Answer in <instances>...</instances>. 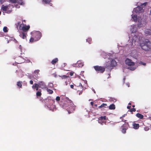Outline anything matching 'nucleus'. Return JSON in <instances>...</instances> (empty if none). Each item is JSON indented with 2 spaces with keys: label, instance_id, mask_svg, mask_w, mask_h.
Listing matches in <instances>:
<instances>
[{
  "label": "nucleus",
  "instance_id": "obj_1",
  "mask_svg": "<svg viewBox=\"0 0 151 151\" xmlns=\"http://www.w3.org/2000/svg\"><path fill=\"white\" fill-rule=\"evenodd\" d=\"M61 99L62 100V102H64V104L63 105L64 107L69 106V108L68 109V111L69 114L71 113V111H73L74 110L75 107L73 106L74 104L71 100L65 96L61 97Z\"/></svg>",
  "mask_w": 151,
  "mask_h": 151
},
{
  "label": "nucleus",
  "instance_id": "obj_2",
  "mask_svg": "<svg viewBox=\"0 0 151 151\" xmlns=\"http://www.w3.org/2000/svg\"><path fill=\"white\" fill-rule=\"evenodd\" d=\"M45 106L47 108H49L50 110L54 111L55 109V99H53L50 97H47L44 100Z\"/></svg>",
  "mask_w": 151,
  "mask_h": 151
},
{
  "label": "nucleus",
  "instance_id": "obj_3",
  "mask_svg": "<svg viewBox=\"0 0 151 151\" xmlns=\"http://www.w3.org/2000/svg\"><path fill=\"white\" fill-rule=\"evenodd\" d=\"M140 46L141 48L146 51H148L151 50V43L147 39H145L140 44Z\"/></svg>",
  "mask_w": 151,
  "mask_h": 151
},
{
  "label": "nucleus",
  "instance_id": "obj_4",
  "mask_svg": "<svg viewBox=\"0 0 151 151\" xmlns=\"http://www.w3.org/2000/svg\"><path fill=\"white\" fill-rule=\"evenodd\" d=\"M42 34L39 31H36L32 33V36L35 38V41L39 40L42 36Z\"/></svg>",
  "mask_w": 151,
  "mask_h": 151
},
{
  "label": "nucleus",
  "instance_id": "obj_5",
  "mask_svg": "<svg viewBox=\"0 0 151 151\" xmlns=\"http://www.w3.org/2000/svg\"><path fill=\"white\" fill-rule=\"evenodd\" d=\"M93 68L96 72L101 73H103L105 69V68L104 67L99 65L94 66H93Z\"/></svg>",
  "mask_w": 151,
  "mask_h": 151
},
{
  "label": "nucleus",
  "instance_id": "obj_6",
  "mask_svg": "<svg viewBox=\"0 0 151 151\" xmlns=\"http://www.w3.org/2000/svg\"><path fill=\"white\" fill-rule=\"evenodd\" d=\"M135 12L137 13H140L144 12V10L143 9L142 7L141 6H138L134 10Z\"/></svg>",
  "mask_w": 151,
  "mask_h": 151
},
{
  "label": "nucleus",
  "instance_id": "obj_7",
  "mask_svg": "<svg viewBox=\"0 0 151 151\" xmlns=\"http://www.w3.org/2000/svg\"><path fill=\"white\" fill-rule=\"evenodd\" d=\"M125 63L126 64L129 66H133L134 65V63L131 60L128 58H127L125 60Z\"/></svg>",
  "mask_w": 151,
  "mask_h": 151
},
{
  "label": "nucleus",
  "instance_id": "obj_8",
  "mask_svg": "<svg viewBox=\"0 0 151 151\" xmlns=\"http://www.w3.org/2000/svg\"><path fill=\"white\" fill-rule=\"evenodd\" d=\"M83 63L80 61H78L76 63L73 64V65L74 67H81L83 66Z\"/></svg>",
  "mask_w": 151,
  "mask_h": 151
},
{
  "label": "nucleus",
  "instance_id": "obj_9",
  "mask_svg": "<svg viewBox=\"0 0 151 151\" xmlns=\"http://www.w3.org/2000/svg\"><path fill=\"white\" fill-rule=\"evenodd\" d=\"M30 27L29 25L23 26L22 27V29L24 32H27L29 29Z\"/></svg>",
  "mask_w": 151,
  "mask_h": 151
},
{
  "label": "nucleus",
  "instance_id": "obj_10",
  "mask_svg": "<svg viewBox=\"0 0 151 151\" xmlns=\"http://www.w3.org/2000/svg\"><path fill=\"white\" fill-rule=\"evenodd\" d=\"M39 88H43L45 86V83L42 81H39L38 83Z\"/></svg>",
  "mask_w": 151,
  "mask_h": 151
},
{
  "label": "nucleus",
  "instance_id": "obj_11",
  "mask_svg": "<svg viewBox=\"0 0 151 151\" xmlns=\"http://www.w3.org/2000/svg\"><path fill=\"white\" fill-rule=\"evenodd\" d=\"M117 65V63L114 59H113L111 61L110 66L112 67H114L116 66Z\"/></svg>",
  "mask_w": 151,
  "mask_h": 151
},
{
  "label": "nucleus",
  "instance_id": "obj_12",
  "mask_svg": "<svg viewBox=\"0 0 151 151\" xmlns=\"http://www.w3.org/2000/svg\"><path fill=\"white\" fill-rule=\"evenodd\" d=\"M132 126L133 128L135 129H138L139 127V125L138 124H136L135 123H133Z\"/></svg>",
  "mask_w": 151,
  "mask_h": 151
},
{
  "label": "nucleus",
  "instance_id": "obj_13",
  "mask_svg": "<svg viewBox=\"0 0 151 151\" xmlns=\"http://www.w3.org/2000/svg\"><path fill=\"white\" fill-rule=\"evenodd\" d=\"M1 9L3 11L5 12L8 13L7 9H8V6H4V5H2L1 6Z\"/></svg>",
  "mask_w": 151,
  "mask_h": 151
},
{
  "label": "nucleus",
  "instance_id": "obj_14",
  "mask_svg": "<svg viewBox=\"0 0 151 151\" xmlns=\"http://www.w3.org/2000/svg\"><path fill=\"white\" fill-rule=\"evenodd\" d=\"M10 42L11 43H17V41L15 39V38L12 37H10Z\"/></svg>",
  "mask_w": 151,
  "mask_h": 151
},
{
  "label": "nucleus",
  "instance_id": "obj_15",
  "mask_svg": "<svg viewBox=\"0 0 151 151\" xmlns=\"http://www.w3.org/2000/svg\"><path fill=\"white\" fill-rule=\"evenodd\" d=\"M40 72V70H35L34 72V73L35 74V76L36 79L38 78V74H39V72Z\"/></svg>",
  "mask_w": 151,
  "mask_h": 151
},
{
  "label": "nucleus",
  "instance_id": "obj_16",
  "mask_svg": "<svg viewBox=\"0 0 151 151\" xmlns=\"http://www.w3.org/2000/svg\"><path fill=\"white\" fill-rule=\"evenodd\" d=\"M145 33L147 35H151V30L150 29H147L145 30Z\"/></svg>",
  "mask_w": 151,
  "mask_h": 151
},
{
  "label": "nucleus",
  "instance_id": "obj_17",
  "mask_svg": "<svg viewBox=\"0 0 151 151\" xmlns=\"http://www.w3.org/2000/svg\"><path fill=\"white\" fill-rule=\"evenodd\" d=\"M121 128L122 129V132L123 133H125L126 132V130L127 128H126L124 124H123L121 127Z\"/></svg>",
  "mask_w": 151,
  "mask_h": 151
},
{
  "label": "nucleus",
  "instance_id": "obj_18",
  "mask_svg": "<svg viewBox=\"0 0 151 151\" xmlns=\"http://www.w3.org/2000/svg\"><path fill=\"white\" fill-rule=\"evenodd\" d=\"M26 33H25L24 32H22V33L20 34V36L23 39H25L26 38Z\"/></svg>",
  "mask_w": 151,
  "mask_h": 151
},
{
  "label": "nucleus",
  "instance_id": "obj_19",
  "mask_svg": "<svg viewBox=\"0 0 151 151\" xmlns=\"http://www.w3.org/2000/svg\"><path fill=\"white\" fill-rule=\"evenodd\" d=\"M42 2L43 4H50V2H51V0H42Z\"/></svg>",
  "mask_w": 151,
  "mask_h": 151
},
{
  "label": "nucleus",
  "instance_id": "obj_20",
  "mask_svg": "<svg viewBox=\"0 0 151 151\" xmlns=\"http://www.w3.org/2000/svg\"><path fill=\"white\" fill-rule=\"evenodd\" d=\"M136 116L137 117L139 118L140 119H143V115L140 113H137L136 114Z\"/></svg>",
  "mask_w": 151,
  "mask_h": 151
},
{
  "label": "nucleus",
  "instance_id": "obj_21",
  "mask_svg": "<svg viewBox=\"0 0 151 151\" xmlns=\"http://www.w3.org/2000/svg\"><path fill=\"white\" fill-rule=\"evenodd\" d=\"M58 61V59L57 58H55L53 59L51 62L52 65H55Z\"/></svg>",
  "mask_w": 151,
  "mask_h": 151
},
{
  "label": "nucleus",
  "instance_id": "obj_22",
  "mask_svg": "<svg viewBox=\"0 0 151 151\" xmlns=\"http://www.w3.org/2000/svg\"><path fill=\"white\" fill-rule=\"evenodd\" d=\"M109 108L111 110L114 109L115 108V106L114 104H111L109 106Z\"/></svg>",
  "mask_w": 151,
  "mask_h": 151
},
{
  "label": "nucleus",
  "instance_id": "obj_23",
  "mask_svg": "<svg viewBox=\"0 0 151 151\" xmlns=\"http://www.w3.org/2000/svg\"><path fill=\"white\" fill-rule=\"evenodd\" d=\"M22 81H18L17 82V85L19 87V88H22Z\"/></svg>",
  "mask_w": 151,
  "mask_h": 151
},
{
  "label": "nucleus",
  "instance_id": "obj_24",
  "mask_svg": "<svg viewBox=\"0 0 151 151\" xmlns=\"http://www.w3.org/2000/svg\"><path fill=\"white\" fill-rule=\"evenodd\" d=\"M10 2L12 3H17L18 4H20L19 1L18 0H10Z\"/></svg>",
  "mask_w": 151,
  "mask_h": 151
},
{
  "label": "nucleus",
  "instance_id": "obj_25",
  "mask_svg": "<svg viewBox=\"0 0 151 151\" xmlns=\"http://www.w3.org/2000/svg\"><path fill=\"white\" fill-rule=\"evenodd\" d=\"M132 18L135 22H136L137 21V16L136 15H133L132 17Z\"/></svg>",
  "mask_w": 151,
  "mask_h": 151
},
{
  "label": "nucleus",
  "instance_id": "obj_26",
  "mask_svg": "<svg viewBox=\"0 0 151 151\" xmlns=\"http://www.w3.org/2000/svg\"><path fill=\"white\" fill-rule=\"evenodd\" d=\"M38 87H39L38 84L36 83H35L32 86V88L33 89H35L36 88H37Z\"/></svg>",
  "mask_w": 151,
  "mask_h": 151
},
{
  "label": "nucleus",
  "instance_id": "obj_27",
  "mask_svg": "<svg viewBox=\"0 0 151 151\" xmlns=\"http://www.w3.org/2000/svg\"><path fill=\"white\" fill-rule=\"evenodd\" d=\"M99 119L103 120H105L106 119V116H101L100 117Z\"/></svg>",
  "mask_w": 151,
  "mask_h": 151
},
{
  "label": "nucleus",
  "instance_id": "obj_28",
  "mask_svg": "<svg viewBox=\"0 0 151 151\" xmlns=\"http://www.w3.org/2000/svg\"><path fill=\"white\" fill-rule=\"evenodd\" d=\"M29 41L31 42H32L34 41L35 42V38L33 36L31 37L29 40Z\"/></svg>",
  "mask_w": 151,
  "mask_h": 151
},
{
  "label": "nucleus",
  "instance_id": "obj_29",
  "mask_svg": "<svg viewBox=\"0 0 151 151\" xmlns=\"http://www.w3.org/2000/svg\"><path fill=\"white\" fill-rule=\"evenodd\" d=\"M3 30L4 32H8V29L7 27H4L3 28Z\"/></svg>",
  "mask_w": 151,
  "mask_h": 151
},
{
  "label": "nucleus",
  "instance_id": "obj_30",
  "mask_svg": "<svg viewBox=\"0 0 151 151\" xmlns=\"http://www.w3.org/2000/svg\"><path fill=\"white\" fill-rule=\"evenodd\" d=\"M47 91L50 94H52L53 93V91L52 90L47 88Z\"/></svg>",
  "mask_w": 151,
  "mask_h": 151
},
{
  "label": "nucleus",
  "instance_id": "obj_31",
  "mask_svg": "<svg viewBox=\"0 0 151 151\" xmlns=\"http://www.w3.org/2000/svg\"><path fill=\"white\" fill-rule=\"evenodd\" d=\"M98 122H99V123L101 124V125H103L104 122L103 120H102L99 119Z\"/></svg>",
  "mask_w": 151,
  "mask_h": 151
},
{
  "label": "nucleus",
  "instance_id": "obj_32",
  "mask_svg": "<svg viewBox=\"0 0 151 151\" xmlns=\"http://www.w3.org/2000/svg\"><path fill=\"white\" fill-rule=\"evenodd\" d=\"M42 95L41 91H37L36 93V95L37 96H40Z\"/></svg>",
  "mask_w": 151,
  "mask_h": 151
},
{
  "label": "nucleus",
  "instance_id": "obj_33",
  "mask_svg": "<svg viewBox=\"0 0 151 151\" xmlns=\"http://www.w3.org/2000/svg\"><path fill=\"white\" fill-rule=\"evenodd\" d=\"M92 41V39L91 38H88L86 40V41L88 42L89 44H91Z\"/></svg>",
  "mask_w": 151,
  "mask_h": 151
},
{
  "label": "nucleus",
  "instance_id": "obj_34",
  "mask_svg": "<svg viewBox=\"0 0 151 151\" xmlns=\"http://www.w3.org/2000/svg\"><path fill=\"white\" fill-rule=\"evenodd\" d=\"M147 4V2H145L140 5L142 7V8L145 7L146 5Z\"/></svg>",
  "mask_w": 151,
  "mask_h": 151
},
{
  "label": "nucleus",
  "instance_id": "obj_35",
  "mask_svg": "<svg viewBox=\"0 0 151 151\" xmlns=\"http://www.w3.org/2000/svg\"><path fill=\"white\" fill-rule=\"evenodd\" d=\"M60 77L61 78L63 79H65L67 78L68 77V76L66 75H63L62 76H60Z\"/></svg>",
  "mask_w": 151,
  "mask_h": 151
},
{
  "label": "nucleus",
  "instance_id": "obj_36",
  "mask_svg": "<svg viewBox=\"0 0 151 151\" xmlns=\"http://www.w3.org/2000/svg\"><path fill=\"white\" fill-rule=\"evenodd\" d=\"M101 105L102 106V107H106V106H107V105L106 104L103 103L101 104Z\"/></svg>",
  "mask_w": 151,
  "mask_h": 151
},
{
  "label": "nucleus",
  "instance_id": "obj_37",
  "mask_svg": "<svg viewBox=\"0 0 151 151\" xmlns=\"http://www.w3.org/2000/svg\"><path fill=\"white\" fill-rule=\"evenodd\" d=\"M23 0H19V1L20 2V5H23L24 4V3L22 2Z\"/></svg>",
  "mask_w": 151,
  "mask_h": 151
},
{
  "label": "nucleus",
  "instance_id": "obj_38",
  "mask_svg": "<svg viewBox=\"0 0 151 151\" xmlns=\"http://www.w3.org/2000/svg\"><path fill=\"white\" fill-rule=\"evenodd\" d=\"M144 129L145 131H147L149 130L150 128L149 127H146L144 128Z\"/></svg>",
  "mask_w": 151,
  "mask_h": 151
},
{
  "label": "nucleus",
  "instance_id": "obj_39",
  "mask_svg": "<svg viewBox=\"0 0 151 151\" xmlns=\"http://www.w3.org/2000/svg\"><path fill=\"white\" fill-rule=\"evenodd\" d=\"M136 109L134 108H133L131 109L130 110V111L131 112H132L133 111H136Z\"/></svg>",
  "mask_w": 151,
  "mask_h": 151
},
{
  "label": "nucleus",
  "instance_id": "obj_40",
  "mask_svg": "<svg viewBox=\"0 0 151 151\" xmlns=\"http://www.w3.org/2000/svg\"><path fill=\"white\" fill-rule=\"evenodd\" d=\"M57 101H59V100H60V97L59 96H57L56 98V99H55Z\"/></svg>",
  "mask_w": 151,
  "mask_h": 151
},
{
  "label": "nucleus",
  "instance_id": "obj_41",
  "mask_svg": "<svg viewBox=\"0 0 151 151\" xmlns=\"http://www.w3.org/2000/svg\"><path fill=\"white\" fill-rule=\"evenodd\" d=\"M6 1H7V0H0V2L1 4H2Z\"/></svg>",
  "mask_w": 151,
  "mask_h": 151
},
{
  "label": "nucleus",
  "instance_id": "obj_42",
  "mask_svg": "<svg viewBox=\"0 0 151 151\" xmlns=\"http://www.w3.org/2000/svg\"><path fill=\"white\" fill-rule=\"evenodd\" d=\"M79 87L81 88V89H82L83 88V86L81 83H80L79 84Z\"/></svg>",
  "mask_w": 151,
  "mask_h": 151
},
{
  "label": "nucleus",
  "instance_id": "obj_43",
  "mask_svg": "<svg viewBox=\"0 0 151 151\" xmlns=\"http://www.w3.org/2000/svg\"><path fill=\"white\" fill-rule=\"evenodd\" d=\"M97 105L96 104H94V105L93 106V107L94 108H96L97 107Z\"/></svg>",
  "mask_w": 151,
  "mask_h": 151
},
{
  "label": "nucleus",
  "instance_id": "obj_44",
  "mask_svg": "<svg viewBox=\"0 0 151 151\" xmlns=\"http://www.w3.org/2000/svg\"><path fill=\"white\" fill-rule=\"evenodd\" d=\"M29 82L31 84H32L33 83V81L32 80H30L29 81Z\"/></svg>",
  "mask_w": 151,
  "mask_h": 151
},
{
  "label": "nucleus",
  "instance_id": "obj_45",
  "mask_svg": "<svg viewBox=\"0 0 151 151\" xmlns=\"http://www.w3.org/2000/svg\"><path fill=\"white\" fill-rule=\"evenodd\" d=\"M90 104H91V105L93 106L94 104L93 102H92V101L90 103Z\"/></svg>",
  "mask_w": 151,
  "mask_h": 151
},
{
  "label": "nucleus",
  "instance_id": "obj_46",
  "mask_svg": "<svg viewBox=\"0 0 151 151\" xmlns=\"http://www.w3.org/2000/svg\"><path fill=\"white\" fill-rule=\"evenodd\" d=\"M74 86L73 85H70V88H73V87Z\"/></svg>",
  "mask_w": 151,
  "mask_h": 151
},
{
  "label": "nucleus",
  "instance_id": "obj_47",
  "mask_svg": "<svg viewBox=\"0 0 151 151\" xmlns=\"http://www.w3.org/2000/svg\"><path fill=\"white\" fill-rule=\"evenodd\" d=\"M21 22H18V23H17V25H18L20 24Z\"/></svg>",
  "mask_w": 151,
  "mask_h": 151
},
{
  "label": "nucleus",
  "instance_id": "obj_48",
  "mask_svg": "<svg viewBox=\"0 0 151 151\" xmlns=\"http://www.w3.org/2000/svg\"><path fill=\"white\" fill-rule=\"evenodd\" d=\"M130 68V69L129 68L132 70H134V68H130V67L129 68Z\"/></svg>",
  "mask_w": 151,
  "mask_h": 151
},
{
  "label": "nucleus",
  "instance_id": "obj_49",
  "mask_svg": "<svg viewBox=\"0 0 151 151\" xmlns=\"http://www.w3.org/2000/svg\"><path fill=\"white\" fill-rule=\"evenodd\" d=\"M70 76H72L73 75V73L72 72H70Z\"/></svg>",
  "mask_w": 151,
  "mask_h": 151
},
{
  "label": "nucleus",
  "instance_id": "obj_50",
  "mask_svg": "<svg viewBox=\"0 0 151 151\" xmlns=\"http://www.w3.org/2000/svg\"><path fill=\"white\" fill-rule=\"evenodd\" d=\"M98 107L99 108H102V106L101 105V106H98Z\"/></svg>",
  "mask_w": 151,
  "mask_h": 151
},
{
  "label": "nucleus",
  "instance_id": "obj_51",
  "mask_svg": "<svg viewBox=\"0 0 151 151\" xmlns=\"http://www.w3.org/2000/svg\"><path fill=\"white\" fill-rule=\"evenodd\" d=\"M98 107L99 108H102V106L101 105V106H98Z\"/></svg>",
  "mask_w": 151,
  "mask_h": 151
},
{
  "label": "nucleus",
  "instance_id": "obj_52",
  "mask_svg": "<svg viewBox=\"0 0 151 151\" xmlns=\"http://www.w3.org/2000/svg\"><path fill=\"white\" fill-rule=\"evenodd\" d=\"M131 107V106H127V109H130Z\"/></svg>",
  "mask_w": 151,
  "mask_h": 151
},
{
  "label": "nucleus",
  "instance_id": "obj_53",
  "mask_svg": "<svg viewBox=\"0 0 151 151\" xmlns=\"http://www.w3.org/2000/svg\"><path fill=\"white\" fill-rule=\"evenodd\" d=\"M141 62L142 63V65H146V63H142V62Z\"/></svg>",
  "mask_w": 151,
  "mask_h": 151
},
{
  "label": "nucleus",
  "instance_id": "obj_54",
  "mask_svg": "<svg viewBox=\"0 0 151 151\" xmlns=\"http://www.w3.org/2000/svg\"><path fill=\"white\" fill-rule=\"evenodd\" d=\"M39 88V87H37V88H36L35 89H36V91H37L38 90V88Z\"/></svg>",
  "mask_w": 151,
  "mask_h": 151
},
{
  "label": "nucleus",
  "instance_id": "obj_55",
  "mask_svg": "<svg viewBox=\"0 0 151 151\" xmlns=\"http://www.w3.org/2000/svg\"><path fill=\"white\" fill-rule=\"evenodd\" d=\"M15 7L16 8H17L18 7V5H17V4H16V5H15Z\"/></svg>",
  "mask_w": 151,
  "mask_h": 151
},
{
  "label": "nucleus",
  "instance_id": "obj_56",
  "mask_svg": "<svg viewBox=\"0 0 151 151\" xmlns=\"http://www.w3.org/2000/svg\"><path fill=\"white\" fill-rule=\"evenodd\" d=\"M125 80V78H124V79H123V81H124V83Z\"/></svg>",
  "mask_w": 151,
  "mask_h": 151
},
{
  "label": "nucleus",
  "instance_id": "obj_57",
  "mask_svg": "<svg viewBox=\"0 0 151 151\" xmlns=\"http://www.w3.org/2000/svg\"><path fill=\"white\" fill-rule=\"evenodd\" d=\"M127 85L128 86V87H129V83H128V84H127Z\"/></svg>",
  "mask_w": 151,
  "mask_h": 151
},
{
  "label": "nucleus",
  "instance_id": "obj_58",
  "mask_svg": "<svg viewBox=\"0 0 151 151\" xmlns=\"http://www.w3.org/2000/svg\"><path fill=\"white\" fill-rule=\"evenodd\" d=\"M26 22L25 20H22V22Z\"/></svg>",
  "mask_w": 151,
  "mask_h": 151
},
{
  "label": "nucleus",
  "instance_id": "obj_59",
  "mask_svg": "<svg viewBox=\"0 0 151 151\" xmlns=\"http://www.w3.org/2000/svg\"><path fill=\"white\" fill-rule=\"evenodd\" d=\"M132 106V107H135V106L134 105H133Z\"/></svg>",
  "mask_w": 151,
  "mask_h": 151
},
{
  "label": "nucleus",
  "instance_id": "obj_60",
  "mask_svg": "<svg viewBox=\"0 0 151 151\" xmlns=\"http://www.w3.org/2000/svg\"><path fill=\"white\" fill-rule=\"evenodd\" d=\"M124 116H125L124 115H123L122 116V117H124Z\"/></svg>",
  "mask_w": 151,
  "mask_h": 151
},
{
  "label": "nucleus",
  "instance_id": "obj_61",
  "mask_svg": "<svg viewBox=\"0 0 151 151\" xmlns=\"http://www.w3.org/2000/svg\"><path fill=\"white\" fill-rule=\"evenodd\" d=\"M129 105H131V103H129Z\"/></svg>",
  "mask_w": 151,
  "mask_h": 151
},
{
  "label": "nucleus",
  "instance_id": "obj_62",
  "mask_svg": "<svg viewBox=\"0 0 151 151\" xmlns=\"http://www.w3.org/2000/svg\"><path fill=\"white\" fill-rule=\"evenodd\" d=\"M21 24H20V27L21 26Z\"/></svg>",
  "mask_w": 151,
  "mask_h": 151
},
{
  "label": "nucleus",
  "instance_id": "obj_63",
  "mask_svg": "<svg viewBox=\"0 0 151 151\" xmlns=\"http://www.w3.org/2000/svg\"><path fill=\"white\" fill-rule=\"evenodd\" d=\"M20 49H21V47H20Z\"/></svg>",
  "mask_w": 151,
  "mask_h": 151
},
{
  "label": "nucleus",
  "instance_id": "obj_64",
  "mask_svg": "<svg viewBox=\"0 0 151 151\" xmlns=\"http://www.w3.org/2000/svg\"><path fill=\"white\" fill-rule=\"evenodd\" d=\"M20 49H21V47H20Z\"/></svg>",
  "mask_w": 151,
  "mask_h": 151
}]
</instances>
